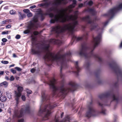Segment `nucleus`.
Segmentation results:
<instances>
[{"mask_svg":"<svg viewBox=\"0 0 122 122\" xmlns=\"http://www.w3.org/2000/svg\"><path fill=\"white\" fill-rule=\"evenodd\" d=\"M60 50L58 53L54 56V54L52 52H49L46 53L43 56V59L45 60L48 62L55 61L57 62V64L59 65V62H60L61 65L60 76L61 78L63 79L60 81V84L61 85L59 86L56 87L55 86V83L56 81V80L53 78L51 80L48 82V84L51 88L53 89V96H54L56 94V92L58 91L59 92L57 95V96L61 97L62 98H64L67 93L69 92H72L75 91L78 88V86L73 82L71 81L68 83L70 87L68 88H64L65 76L62 74V69L67 68L68 66L67 63V61L70 60V59H67V58H70L71 53L69 51L64 55H60L61 52Z\"/></svg>","mask_w":122,"mask_h":122,"instance_id":"1","label":"nucleus"},{"mask_svg":"<svg viewBox=\"0 0 122 122\" xmlns=\"http://www.w3.org/2000/svg\"><path fill=\"white\" fill-rule=\"evenodd\" d=\"M101 38V35L99 34L95 37L93 38V42L94 43L93 46L92 48H90L87 46V44L85 42L81 44V48L80 50L79 54L81 56H84L86 58L93 57L97 59L98 61L101 62L102 60L99 57L98 55L94 54L93 51L95 48L100 43Z\"/></svg>","mask_w":122,"mask_h":122,"instance_id":"2","label":"nucleus"},{"mask_svg":"<svg viewBox=\"0 0 122 122\" xmlns=\"http://www.w3.org/2000/svg\"><path fill=\"white\" fill-rule=\"evenodd\" d=\"M41 94L42 101L49 102L48 104L46 105L44 109L42 110L40 107L38 113L39 116L43 117V120H45L48 119V117L50 116L51 113V110L56 106L57 104H52L49 102L50 97L49 96H46L45 93L43 92H42Z\"/></svg>","mask_w":122,"mask_h":122,"instance_id":"3","label":"nucleus"},{"mask_svg":"<svg viewBox=\"0 0 122 122\" xmlns=\"http://www.w3.org/2000/svg\"><path fill=\"white\" fill-rule=\"evenodd\" d=\"M36 47L38 49L37 50L32 48L31 52L33 55H40L42 52H46L49 51L50 45L49 44H45L43 43H38L36 44Z\"/></svg>","mask_w":122,"mask_h":122,"instance_id":"4","label":"nucleus"},{"mask_svg":"<svg viewBox=\"0 0 122 122\" xmlns=\"http://www.w3.org/2000/svg\"><path fill=\"white\" fill-rule=\"evenodd\" d=\"M81 20L83 21L87 22L88 24H90L89 28L91 31H92L93 30L98 31L100 30H103V27L101 28L100 27H98V25L97 24L95 23L93 21H92L89 15H87L82 17L81 18Z\"/></svg>","mask_w":122,"mask_h":122,"instance_id":"5","label":"nucleus"},{"mask_svg":"<svg viewBox=\"0 0 122 122\" xmlns=\"http://www.w3.org/2000/svg\"><path fill=\"white\" fill-rule=\"evenodd\" d=\"M69 26L68 25H65L63 27H61V26L58 25L52 28L51 31L52 32H55L56 34V37L59 36V35L61 33H63L67 30L71 32V30L70 29H69Z\"/></svg>","mask_w":122,"mask_h":122,"instance_id":"6","label":"nucleus"},{"mask_svg":"<svg viewBox=\"0 0 122 122\" xmlns=\"http://www.w3.org/2000/svg\"><path fill=\"white\" fill-rule=\"evenodd\" d=\"M98 97L101 100L106 98H112L113 99V101H115L117 103L119 101V95H117L116 97L114 93L111 91L100 94Z\"/></svg>","mask_w":122,"mask_h":122,"instance_id":"7","label":"nucleus"},{"mask_svg":"<svg viewBox=\"0 0 122 122\" xmlns=\"http://www.w3.org/2000/svg\"><path fill=\"white\" fill-rule=\"evenodd\" d=\"M65 15L64 14H63L62 15L59 14L57 16L56 15L54 19H51V20L50 21V23H54L56 21L64 23L66 22L67 20L72 19L73 16L72 15L69 16L70 18L69 19H67L66 18L64 17Z\"/></svg>","mask_w":122,"mask_h":122,"instance_id":"8","label":"nucleus"},{"mask_svg":"<svg viewBox=\"0 0 122 122\" xmlns=\"http://www.w3.org/2000/svg\"><path fill=\"white\" fill-rule=\"evenodd\" d=\"M122 9V3L120 4L118 6L114 7L108 11L107 13L104 14V16H107L110 17V19L112 18L115 14L119 10Z\"/></svg>","mask_w":122,"mask_h":122,"instance_id":"9","label":"nucleus"},{"mask_svg":"<svg viewBox=\"0 0 122 122\" xmlns=\"http://www.w3.org/2000/svg\"><path fill=\"white\" fill-rule=\"evenodd\" d=\"M15 100L16 101V105L14 108V117H19V112L18 111V104L19 102V100L20 97L21 95V93L17 92L15 91Z\"/></svg>","mask_w":122,"mask_h":122,"instance_id":"10","label":"nucleus"},{"mask_svg":"<svg viewBox=\"0 0 122 122\" xmlns=\"http://www.w3.org/2000/svg\"><path fill=\"white\" fill-rule=\"evenodd\" d=\"M110 67L114 70L117 76L119 75L122 77V71L119 66L115 62L113 61L109 64Z\"/></svg>","mask_w":122,"mask_h":122,"instance_id":"11","label":"nucleus"},{"mask_svg":"<svg viewBox=\"0 0 122 122\" xmlns=\"http://www.w3.org/2000/svg\"><path fill=\"white\" fill-rule=\"evenodd\" d=\"M71 15L73 16L72 19L71 20H67L66 21L69 20H72L74 21L72 25L70 24V25H69V29H70L71 30V32H72L74 31L76 26L78 24V22L76 20L77 18V16L76 15H71L69 16L67 15H65L64 17L66 18L67 19H69L70 18L69 16Z\"/></svg>","mask_w":122,"mask_h":122,"instance_id":"12","label":"nucleus"},{"mask_svg":"<svg viewBox=\"0 0 122 122\" xmlns=\"http://www.w3.org/2000/svg\"><path fill=\"white\" fill-rule=\"evenodd\" d=\"M96 111L92 104V102H90L87 107V111L86 114V116L88 118L96 115Z\"/></svg>","mask_w":122,"mask_h":122,"instance_id":"13","label":"nucleus"},{"mask_svg":"<svg viewBox=\"0 0 122 122\" xmlns=\"http://www.w3.org/2000/svg\"><path fill=\"white\" fill-rule=\"evenodd\" d=\"M88 33L87 32L84 33L81 37H77L75 35H73L72 38V41L73 42L75 40L77 41H79L82 39L86 41L88 39Z\"/></svg>","mask_w":122,"mask_h":122,"instance_id":"14","label":"nucleus"},{"mask_svg":"<svg viewBox=\"0 0 122 122\" xmlns=\"http://www.w3.org/2000/svg\"><path fill=\"white\" fill-rule=\"evenodd\" d=\"M30 108L29 105H25L22 106V108H21L20 111V114L22 115L23 112L29 113L30 112Z\"/></svg>","mask_w":122,"mask_h":122,"instance_id":"15","label":"nucleus"},{"mask_svg":"<svg viewBox=\"0 0 122 122\" xmlns=\"http://www.w3.org/2000/svg\"><path fill=\"white\" fill-rule=\"evenodd\" d=\"M50 42L54 44L57 45L58 46L60 45L62 42L61 41L59 40H56L55 39H51L50 40Z\"/></svg>","mask_w":122,"mask_h":122,"instance_id":"16","label":"nucleus"},{"mask_svg":"<svg viewBox=\"0 0 122 122\" xmlns=\"http://www.w3.org/2000/svg\"><path fill=\"white\" fill-rule=\"evenodd\" d=\"M38 27L36 24L30 21V23L28 25L27 28L29 29L32 30L33 29L34 27L37 28Z\"/></svg>","mask_w":122,"mask_h":122,"instance_id":"17","label":"nucleus"},{"mask_svg":"<svg viewBox=\"0 0 122 122\" xmlns=\"http://www.w3.org/2000/svg\"><path fill=\"white\" fill-rule=\"evenodd\" d=\"M70 117L68 116H66L62 120L60 121H59V120L58 119L55 118V122H66L67 121L70 122Z\"/></svg>","mask_w":122,"mask_h":122,"instance_id":"18","label":"nucleus"},{"mask_svg":"<svg viewBox=\"0 0 122 122\" xmlns=\"http://www.w3.org/2000/svg\"><path fill=\"white\" fill-rule=\"evenodd\" d=\"M75 66L77 71H74V72L76 74V75L78 76V75L79 73L80 72V71L81 69L78 66V61H77L76 62L75 64Z\"/></svg>","mask_w":122,"mask_h":122,"instance_id":"19","label":"nucleus"},{"mask_svg":"<svg viewBox=\"0 0 122 122\" xmlns=\"http://www.w3.org/2000/svg\"><path fill=\"white\" fill-rule=\"evenodd\" d=\"M85 11L90 13L93 15H94L96 14L95 11L94 9L88 8L85 10Z\"/></svg>","mask_w":122,"mask_h":122,"instance_id":"20","label":"nucleus"},{"mask_svg":"<svg viewBox=\"0 0 122 122\" xmlns=\"http://www.w3.org/2000/svg\"><path fill=\"white\" fill-rule=\"evenodd\" d=\"M55 1L53 3V5L57 6L59 5H61L62 3L66 4V3L63 2H62L61 0H54Z\"/></svg>","mask_w":122,"mask_h":122,"instance_id":"21","label":"nucleus"},{"mask_svg":"<svg viewBox=\"0 0 122 122\" xmlns=\"http://www.w3.org/2000/svg\"><path fill=\"white\" fill-rule=\"evenodd\" d=\"M18 13L19 20H22L26 17V15L25 14L22 13L20 12H18Z\"/></svg>","mask_w":122,"mask_h":122,"instance_id":"22","label":"nucleus"},{"mask_svg":"<svg viewBox=\"0 0 122 122\" xmlns=\"http://www.w3.org/2000/svg\"><path fill=\"white\" fill-rule=\"evenodd\" d=\"M98 103L99 104V105L101 107H102V111L101 112H100V113H102L104 115H105L106 114L105 112L106 111V110L104 108L103 106V105L99 102H98Z\"/></svg>","mask_w":122,"mask_h":122,"instance_id":"23","label":"nucleus"},{"mask_svg":"<svg viewBox=\"0 0 122 122\" xmlns=\"http://www.w3.org/2000/svg\"><path fill=\"white\" fill-rule=\"evenodd\" d=\"M50 5V3L46 2L44 3H41L38 5V6L40 7H43L44 6H45V7H47L48 6Z\"/></svg>","mask_w":122,"mask_h":122,"instance_id":"24","label":"nucleus"},{"mask_svg":"<svg viewBox=\"0 0 122 122\" xmlns=\"http://www.w3.org/2000/svg\"><path fill=\"white\" fill-rule=\"evenodd\" d=\"M48 10H49L51 12L54 11V12H57L58 11V9L57 8V7H51L49 8Z\"/></svg>","mask_w":122,"mask_h":122,"instance_id":"25","label":"nucleus"},{"mask_svg":"<svg viewBox=\"0 0 122 122\" xmlns=\"http://www.w3.org/2000/svg\"><path fill=\"white\" fill-rule=\"evenodd\" d=\"M8 83L6 81H4L0 84V86H4L5 87H6L8 85Z\"/></svg>","mask_w":122,"mask_h":122,"instance_id":"26","label":"nucleus"},{"mask_svg":"<svg viewBox=\"0 0 122 122\" xmlns=\"http://www.w3.org/2000/svg\"><path fill=\"white\" fill-rule=\"evenodd\" d=\"M7 98L6 96H2L0 98V100L3 102H5Z\"/></svg>","mask_w":122,"mask_h":122,"instance_id":"27","label":"nucleus"},{"mask_svg":"<svg viewBox=\"0 0 122 122\" xmlns=\"http://www.w3.org/2000/svg\"><path fill=\"white\" fill-rule=\"evenodd\" d=\"M38 17L37 15H35L33 18L32 21L35 23L37 22L38 21Z\"/></svg>","mask_w":122,"mask_h":122,"instance_id":"28","label":"nucleus"},{"mask_svg":"<svg viewBox=\"0 0 122 122\" xmlns=\"http://www.w3.org/2000/svg\"><path fill=\"white\" fill-rule=\"evenodd\" d=\"M9 22H11V21L10 20L7 19L5 20L2 21V24H5L9 23Z\"/></svg>","mask_w":122,"mask_h":122,"instance_id":"29","label":"nucleus"},{"mask_svg":"<svg viewBox=\"0 0 122 122\" xmlns=\"http://www.w3.org/2000/svg\"><path fill=\"white\" fill-rule=\"evenodd\" d=\"M23 90V88L22 87L19 86L17 88V90L18 92L21 93Z\"/></svg>","mask_w":122,"mask_h":122,"instance_id":"30","label":"nucleus"},{"mask_svg":"<svg viewBox=\"0 0 122 122\" xmlns=\"http://www.w3.org/2000/svg\"><path fill=\"white\" fill-rule=\"evenodd\" d=\"M44 15H49L50 17L51 18H53L54 16L53 14L52 13H44Z\"/></svg>","mask_w":122,"mask_h":122,"instance_id":"31","label":"nucleus"},{"mask_svg":"<svg viewBox=\"0 0 122 122\" xmlns=\"http://www.w3.org/2000/svg\"><path fill=\"white\" fill-rule=\"evenodd\" d=\"M10 13L11 15H14L16 13V12L15 10H12L10 11Z\"/></svg>","mask_w":122,"mask_h":122,"instance_id":"32","label":"nucleus"},{"mask_svg":"<svg viewBox=\"0 0 122 122\" xmlns=\"http://www.w3.org/2000/svg\"><path fill=\"white\" fill-rule=\"evenodd\" d=\"M100 71L99 70L95 73V75L96 77H98L99 75Z\"/></svg>","mask_w":122,"mask_h":122,"instance_id":"33","label":"nucleus"},{"mask_svg":"<svg viewBox=\"0 0 122 122\" xmlns=\"http://www.w3.org/2000/svg\"><path fill=\"white\" fill-rule=\"evenodd\" d=\"M67 9H62L61 10H59V11L62 13H65L66 12V11H67Z\"/></svg>","mask_w":122,"mask_h":122,"instance_id":"34","label":"nucleus"},{"mask_svg":"<svg viewBox=\"0 0 122 122\" xmlns=\"http://www.w3.org/2000/svg\"><path fill=\"white\" fill-rule=\"evenodd\" d=\"M30 32V29H27L24 30L23 32V33L24 34H26L29 33Z\"/></svg>","mask_w":122,"mask_h":122,"instance_id":"35","label":"nucleus"},{"mask_svg":"<svg viewBox=\"0 0 122 122\" xmlns=\"http://www.w3.org/2000/svg\"><path fill=\"white\" fill-rule=\"evenodd\" d=\"M6 96L9 99L11 98L12 97V96L10 94V93H8L6 94Z\"/></svg>","mask_w":122,"mask_h":122,"instance_id":"36","label":"nucleus"},{"mask_svg":"<svg viewBox=\"0 0 122 122\" xmlns=\"http://www.w3.org/2000/svg\"><path fill=\"white\" fill-rule=\"evenodd\" d=\"M23 11L24 13H28L29 12H30V10H29L28 9H24L23 10Z\"/></svg>","mask_w":122,"mask_h":122,"instance_id":"37","label":"nucleus"},{"mask_svg":"<svg viewBox=\"0 0 122 122\" xmlns=\"http://www.w3.org/2000/svg\"><path fill=\"white\" fill-rule=\"evenodd\" d=\"M26 91L27 93L29 94H31L32 92V91L28 89H26Z\"/></svg>","mask_w":122,"mask_h":122,"instance_id":"38","label":"nucleus"},{"mask_svg":"<svg viewBox=\"0 0 122 122\" xmlns=\"http://www.w3.org/2000/svg\"><path fill=\"white\" fill-rule=\"evenodd\" d=\"M75 6V5L72 4L69 5L68 7L69 8H72L74 7Z\"/></svg>","mask_w":122,"mask_h":122,"instance_id":"39","label":"nucleus"},{"mask_svg":"<svg viewBox=\"0 0 122 122\" xmlns=\"http://www.w3.org/2000/svg\"><path fill=\"white\" fill-rule=\"evenodd\" d=\"M4 103L3 102L0 103V108H4Z\"/></svg>","mask_w":122,"mask_h":122,"instance_id":"40","label":"nucleus"},{"mask_svg":"<svg viewBox=\"0 0 122 122\" xmlns=\"http://www.w3.org/2000/svg\"><path fill=\"white\" fill-rule=\"evenodd\" d=\"M27 16L28 17H31L32 16V13L30 12L27 13Z\"/></svg>","mask_w":122,"mask_h":122,"instance_id":"41","label":"nucleus"},{"mask_svg":"<svg viewBox=\"0 0 122 122\" xmlns=\"http://www.w3.org/2000/svg\"><path fill=\"white\" fill-rule=\"evenodd\" d=\"M93 3L92 1H90L88 2L87 4L89 6H92L93 4Z\"/></svg>","mask_w":122,"mask_h":122,"instance_id":"42","label":"nucleus"},{"mask_svg":"<svg viewBox=\"0 0 122 122\" xmlns=\"http://www.w3.org/2000/svg\"><path fill=\"white\" fill-rule=\"evenodd\" d=\"M1 62L2 63L5 64H6L9 63L8 61H1Z\"/></svg>","mask_w":122,"mask_h":122,"instance_id":"43","label":"nucleus"},{"mask_svg":"<svg viewBox=\"0 0 122 122\" xmlns=\"http://www.w3.org/2000/svg\"><path fill=\"white\" fill-rule=\"evenodd\" d=\"M10 71L13 74H15L16 72V70L12 68L11 69Z\"/></svg>","mask_w":122,"mask_h":122,"instance_id":"44","label":"nucleus"},{"mask_svg":"<svg viewBox=\"0 0 122 122\" xmlns=\"http://www.w3.org/2000/svg\"><path fill=\"white\" fill-rule=\"evenodd\" d=\"M15 69L16 70H17L18 71H21V69L20 68L18 67H16L15 68Z\"/></svg>","mask_w":122,"mask_h":122,"instance_id":"45","label":"nucleus"},{"mask_svg":"<svg viewBox=\"0 0 122 122\" xmlns=\"http://www.w3.org/2000/svg\"><path fill=\"white\" fill-rule=\"evenodd\" d=\"M21 98L23 101H25V97L24 95H22L21 97Z\"/></svg>","mask_w":122,"mask_h":122,"instance_id":"46","label":"nucleus"},{"mask_svg":"<svg viewBox=\"0 0 122 122\" xmlns=\"http://www.w3.org/2000/svg\"><path fill=\"white\" fill-rule=\"evenodd\" d=\"M8 31H4L2 32L1 33L2 35H5V34H8Z\"/></svg>","mask_w":122,"mask_h":122,"instance_id":"47","label":"nucleus"},{"mask_svg":"<svg viewBox=\"0 0 122 122\" xmlns=\"http://www.w3.org/2000/svg\"><path fill=\"white\" fill-rule=\"evenodd\" d=\"M108 22L109 21H107L106 22L103 23L102 24H103L104 26H105L107 24Z\"/></svg>","mask_w":122,"mask_h":122,"instance_id":"48","label":"nucleus"},{"mask_svg":"<svg viewBox=\"0 0 122 122\" xmlns=\"http://www.w3.org/2000/svg\"><path fill=\"white\" fill-rule=\"evenodd\" d=\"M15 79L14 78L13 76H11L10 79L9 80L11 81H13Z\"/></svg>","mask_w":122,"mask_h":122,"instance_id":"49","label":"nucleus"},{"mask_svg":"<svg viewBox=\"0 0 122 122\" xmlns=\"http://www.w3.org/2000/svg\"><path fill=\"white\" fill-rule=\"evenodd\" d=\"M33 33L34 35L35 36L39 34V32L38 31H34Z\"/></svg>","mask_w":122,"mask_h":122,"instance_id":"50","label":"nucleus"},{"mask_svg":"<svg viewBox=\"0 0 122 122\" xmlns=\"http://www.w3.org/2000/svg\"><path fill=\"white\" fill-rule=\"evenodd\" d=\"M90 63L89 62H88L86 63V66L87 68L90 66Z\"/></svg>","mask_w":122,"mask_h":122,"instance_id":"51","label":"nucleus"},{"mask_svg":"<svg viewBox=\"0 0 122 122\" xmlns=\"http://www.w3.org/2000/svg\"><path fill=\"white\" fill-rule=\"evenodd\" d=\"M20 36L19 34L17 35L15 37V38L17 39H19L20 38Z\"/></svg>","mask_w":122,"mask_h":122,"instance_id":"52","label":"nucleus"},{"mask_svg":"<svg viewBox=\"0 0 122 122\" xmlns=\"http://www.w3.org/2000/svg\"><path fill=\"white\" fill-rule=\"evenodd\" d=\"M8 112L10 114H11L12 112L11 108H9L8 109Z\"/></svg>","mask_w":122,"mask_h":122,"instance_id":"53","label":"nucleus"},{"mask_svg":"<svg viewBox=\"0 0 122 122\" xmlns=\"http://www.w3.org/2000/svg\"><path fill=\"white\" fill-rule=\"evenodd\" d=\"M44 15H43L41 16V21H43L45 19V17L43 16Z\"/></svg>","mask_w":122,"mask_h":122,"instance_id":"54","label":"nucleus"},{"mask_svg":"<svg viewBox=\"0 0 122 122\" xmlns=\"http://www.w3.org/2000/svg\"><path fill=\"white\" fill-rule=\"evenodd\" d=\"M31 40L33 41H35L36 40V38L35 37H33L31 38Z\"/></svg>","mask_w":122,"mask_h":122,"instance_id":"55","label":"nucleus"},{"mask_svg":"<svg viewBox=\"0 0 122 122\" xmlns=\"http://www.w3.org/2000/svg\"><path fill=\"white\" fill-rule=\"evenodd\" d=\"M7 39L5 38H3L2 40V41L3 42H5L7 41Z\"/></svg>","mask_w":122,"mask_h":122,"instance_id":"56","label":"nucleus"},{"mask_svg":"<svg viewBox=\"0 0 122 122\" xmlns=\"http://www.w3.org/2000/svg\"><path fill=\"white\" fill-rule=\"evenodd\" d=\"M73 3L72 4L75 5H76V0H73L72 1Z\"/></svg>","mask_w":122,"mask_h":122,"instance_id":"57","label":"nucleus"},{"mask_svg":"<svg viewBox=\"0 0 122 122\" xmlns=\"http://www.w3.org/2000/svg\"><path fill=\"white\" fill-rule=\"evenodd\" d=\"M35 71V69L34 68L32 69L30 71L32 73H34Z\"/></svg>","mask_w":122,"mask_h":122,"instance_id":"58","label":"nucleus"},{"mask_svg":"<svg viewBox=\"0 0 122 122\" xmlns=\"http://www.w3.org/2000/svg\"><path fill=\"white\" fill-rule=\"evenodd\" d=\"M11 27V25L10 24H9L8 25L6 26V27L7 28H10Z\"/></svg>","mask_w":122,"mask_h":122,"instance_id":"59","label":"nucleus"},{"mask_svg":"<svg viewBox=\"0 0 122 122\" xmlns=\"http://www.w3.org/2000/svg\"><path fill=\"white\" fill-rule=\"evenodd\" d=\"M83 4L82 3H81L78 5V7L79 8L83 6Z\"/></svg>","mask_w":122,"mask_h":122,"instance_id":"60","label":"nucleus"},{"mask_svg":"<svg viewBox=\"0 0 122 122\" xmlns=\"http://www.w3.org/2000/svg\"><path fill=\"white\" fill-rule=\"evenodd\" d=\"M4 73V72L3 71H0V76L3 75Z\"/></svg>","mask_w":122,"mask_h":122,"instance_id":"61","label":"nucleus"},{"mask_svg":"<svg viewBox=\"0 0 122 122\" xmlns=\"http://www.w3.org/2000/svg\"><path fill=\"white\" fill-rule=\"evenodd\" d=\"M24 120L23 119H21L18 120V122H23Z\"/></svg>","mask_w":122,"mask_h":122,"instance_id":"62","label":"nucleus"},{"mask_svg":"<svg viewBox=\"0 0 122 122\" xmlns=\"http://www.w3.org/2000/svg\"><path fill=\"white\" fill-rule=\"evenodd\" d=\"M51 12L48 10V9H47L46 10V12L45 13H51Z\"/></svg>","mask_w":122,"mask_h":122,"instance_id":"63","label":"nucleus"},{"mask_svg":"<svg viewBox=\"0 0 122 122\" xmlns=\"http://www.w3.org/2000/svg\"><path fill=\"white\" fill-rule=\"evenodd\" d=\"M36 5H33L32 6H31L30 7V8H31V9H33V8H36Z\"/></svg>","mask_w":122,"mask_h":122,"instance_id":"64","label":"nucleus"}]
</instances>
